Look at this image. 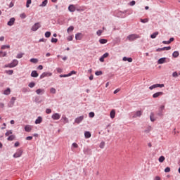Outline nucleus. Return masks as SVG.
Returning a JSON list of instances; mask_svg holds the SVG:
<instances>
[{"mask_svg": "<svg viewBox=\"0 0 180 180\" xmlns=\"http://www.w3.org/2000/svg\"><path fill=\"white\" fill-rule=\"evenodd\" d=\"M136 39H140V36L137 34H131L127 37V40H129V41H134Z\"/></svg>", "mask_w": 180, "mask_h": 180, "instance_id": "f257e3e1", "label": "nucleus"}, {"mask_svg": "<svg viewBox=\"0 0 180 180\" xmlns=\"http://www.w3.org/2000/svg\"><path fill=\"white\" fill-rule=\"evenodd\" d=\"M40 27H41V25H40V22H36L32 25L31 30H32V32H36L38 29H40Z\"/></svg>", "mask_w": 180, "mask_h": 180, "instance_id": "f03ea898", "label": "nucleus"}, {"mask_svg": "<svg viewBox=\"0 0 180 180\" xmlns=\"http://www.w3.org/2000/svg\"><path fill=\"white\" fill-rule=\"evenodd\" d=\"M165 85L164 84H153L152 86H150L149 87V89H150V91H153V89H155V88H164Z\"/></svg>", "mask_w": 180, "mask_h": 180, "instance_id": "7ed1b4c3", "label": "nucleus"}, {"mask_svg": "<svg viewBox=\"0 0 180 180\" xmlns=\"http://www.w3.org/2000/svg\"><path fill=\"white\" fill-rule=\"evenodd\" d=\"M22 154H23V150L18 149L17 152L13 155V157L14 158H19V157H22Z\"/></svg>", "mask_w": 180, "mask_h": 180, "instance_id": "20e7f679", "label": "nucleus"}, {"mask_svg": "<svg viewBox=\"0 0 180 180\" xmlns=\"http://www.w3.org/2000/svg\"><path fill=\"white\" fill-rule=\"evenodd\" d=\"M18 63L19 62L18 61V60L14 59L13 60V63L8 64V67L9 68H13L14 67H16V65H18Z\"/></svg>", "mask_w": 180, "mask_h": 180, "instance_id": "39448f33", "label": "nucleus"}, {"mask_svg": "<svg viewBox=\"0 0 180 180\" xmlns=\"http://www.w3.org/2000/svg\"><path fill=\"white\" fill-rule=\"evenodd\" d=\"M51 75H53V73L49 72H44V73L40 76V79H42V78H44L45 77H51Z\"/></svg>", "mask_w": 180, "mask_h": 180, "instance_id": "423d86ee", "label": "nucleus"}, {"mask_svg": "<svg viewBox=\"0 0 180 180\" xmlns=\"http://www.w3.org/2000/svg\"><path fill=\"white\" fill-rule=\"evenodd\" d=\"M53 120H58L60 117H61V115L58 113H54L51 116Z\"/></svg>", "mask_w": 180, "mask_h": 180, "instance_id": "0eeeda50", "label": "nucleus"}, {"mask_svg": "<svg viewBox=\"0 0 180 180\" xmlns=\"http://www.w3.org/2000/svg\"><path fill=\"white\" fill-rule=\"evenodd\" d=\"M83 120H84V116H80L75 119V123L79 124V123H81V122H82Z\"/></svg>", "mask_w": 180, "mask_h": 180, "instance_id": "6e6552de", "label": "nucleus"}, {"mask_svg": "<svg viewBox=\"0 0 180 180\" xmlns=\"http://www.w3.org/2000/svg\"><path fill=\"white\" fill-rule=\"evenodd\" d=\"M162 95H164V92H162V91H159V92L155 93V94L153 95V98H158V96H162Z\"/></svg>", "mask_w": 180, "mask_h": 180, "instance_id": "1a4fd4ad", "label": "nucleus"}, {"mask_svg": "<svg viewBox=\"0 0 180 180\" xmlns=\"http://www.w3.org/2000/svg\"><path fill=\"white\" fill-rule=\"evenodd\" d=\"M8 26H13L15 25V18H12L7 23Z\"/></svg>", "mask_w": 180, "mask_h": 180, "instance_id": "9d476101", "label": "nucleus"}, {"mask_svg": "<svg viewBox=\"0 0 180 180\" xmlns=\"http://www.w3.org/2000/svg\"><path fill=\"white\" fill-rule=\"evenodd\" d=\"M141 115H143V112H141V110H138L136 111V112L133 115V117H140V116H141Z\"/></svg>", "mask_w": 180, "mask_h": 180, "instance_id": "9b49d317", "label": "nucleus"}, {"mask_svg": "<svg viewBox=\"0 0 180 180\" xmlns=\"http://www.w3.org/2000/svg\"><path fill=\"white\" fill-rule=\"evenodd\" d=\"M31 77L33 78H37V77H39V73H37V71L33 70L31 73Z\"/></svg>", "mask_w": 180, "mask_h": 180, "instance_id": "f8f14e48", "label": "nucleus"}, {"mask_svg": "<svg viewBox=\"0 0 180 180\" xmlns=\"http://www.w3.org/2000/svg\"><path fill=\"white\" fill-rule=\"evenodd\" d=\"M43 122V118L41 117H38L37 119L35 120V124H40Z\"/></svg>", "mask_w": 180, "mask_h": 180, "instance_id": "ddd939ff", "label": "nucleus"}, {"mask_svg": "<svg viewBox=\"0 0 180 180\" xmlns=\"http://www.w3.org/2000/svg\"><path fill=\"white\" fill-rule=\"evenodd\" d=\"M15 101H16V98L12 97L10 101L11 105H9L8 104L9 108H12V106H13V105L15 104Z\"/></svg>", "mask_w": 180, "mask_h": 180, "instance_id": "4468645a", "label": "nucleus"}, {"mask_svg": "<svg viewBox=\"0 0 180 180\" xmlns=\"http://www.w3.org/2000/svg\"><path fill=\"white\" fill-rule=\"evenodd\" d=\"M36 94L37 95H43V94H44V89H37Z\"/></svg>", "mask_w": 180, "mask_h": 180, "instance_id": "2eb2a0df", "label": "nucleus"}, {"mask_svg": "<svg viewBox=\"0 0 180 180\" xmlns=\"http://www.w3.org/2000/svg\"><path fill=\"white\" fill-rule=\"evenodd\" d=\"M115 115H116V110H112L110 113V116L111 119H115Z\"/></svg>", "mask_w": 180, "mask_h": 180, "instance_id": "dca6fc26", "label": "nucleus"}, {"mask_svg": "<svg viewBox=\"0 0 180 180\" xmlns=\"http://www.w3.org/2000/svg\"><path fill=\"white\" fill-rule=\"evenodd\" d=\"M68 11L70 12H75V6L74 5H70L68 7Z\"/></svg>", "mask_w": 180, "mask_h": 180, "instance_id": "f3484780", "label": "nucleus"}, {"mask_svg": "<svg viewBox=\"0 0 180 180\" xmlns=\"http://www.w3.org/2000/svg\"><path fill=\"white\" fill-rule=\"evenodd\" d=\"M76 40H82V33H77L75 35Z\"/></svg>", "mask_w": 180, "mask_h": 180, "instance_id": "a211bd4d", "label": "nucleus"}, {"mask_svg": "<svg viewBox=\"0 0 180 180\" xmlns=\"http://www.w3.org/2000/svg\"><path fill=\"white\" fill-rule=\"evenodd\" d=\"M165 60H167V58H160V59L158 60V64H164V63H165Z\"/></svg>", "mask_w": 180, "mask_h": 180, "instance_id": "6ab92c4d", "label": "nucleus"}, {"mask_svg": "<svg viewBox=\"0 0 180 180\" xmlns=\"http://www.w3.org/2000/svg\"><path fill=\"white\" fill-rule=\"evenodd\" d=\"M25 131H27V132L32 131V126L26 125L25 127Z\"/></svg>", "mask_w": 180, "mask_h": 180, "instance_id": "aec40b11", "label": "nucleus"}, {"mask_svg": "<svg viewBox=\"0 0 180 180\" xmlns=\"http://www.w3.org/2000/svg\"><path fill=\"white\" fill-rule=\"evenodd\" d=\"M15 135H11L10 136H8V138H7V140L8 141H13V140H15Z\"/></svg>", "mask_w": 180, "mask_h": 180, "instance_id": "412c9836", "label": "nucleus"}, {"mask_svg": "<svg viewBox=\"0 0 180 180\" xmlns=\"http://www.w3.org/2000/svg\"><path fill=\"white\" fill-rule=\"evenodd\" d=\"M91 132H89V131H85L84 132V136H85L86 139L91 138Z\"/></svg>", "mask_w": 180, "mask_h": 180, "instance_id": "4be33fe9", "label": "nucleus"}, {"mask_svg": "<svg viewBox=\"0 0 180 180\" xmlns=\"http://www.w3.org/2000/svg\"><path fill=\"white\" fill-rule=\"evenodd\" d=\"M172 56L174 58H176L179 57V52L178 51H176L172 53Z\"/></svg>", "mask_w": 180, "mask_h": 180, "instance_id": "5701e85b", "label": "nucleus"}, {"mask_svg": "<svg viewBox=\"0 0 180 180\" xmlns=\"http://www.w3.org/2000/svg\"><path fill=\"white\" fill-rule=\"evenodd\" d=\"M99 43H101V44H106V43H108V39H101Z\"/></svg>", "mask_w": 180, "mask_h": 180, "instance_id": "b1692460", "label": "nucleus"}, {"mask_svg": "<svg viewBox=\"0 0 180 180\" xmlns=\"http://www.w3.org/2000/svg\"><path fill=\"white\" fill-rule=\"evenodd\" d=\"M30 63H33V64H37V63H39V60L37 58H31Z\"/></svg>", "mask_w": 180, "mask_h": 180, "instance_id": "393cba45", "label": "nucleus"}, {"mask_svg": "<svg viewBox=\"0 0 180 180\" xmlns=\"http://www.w3.org/2000/svg\"><path fill=\"white\" fill-rule=\"evenodd\" d=\"M4 95H9L11 94V89L8 88L7 89H6L4 92Z\"/></svg>", "mask_w": 180, "mask_h": 180, "instance_id": "a878e982", "label": "nucleus"}, {"mask_svg": "<svg viewBox=\"0 0 180 180\" xmlns=\"http://www.w3.org/2000/svg\"><path fill=\"white\" fill-rule=\"evenodd\" d=\"M158 36V32H154L150 35L151 39H155Z\"/></svg>", "mask_w": 180, "mask_h": 180, "instance_id": "bb28decb", "label": "nucleus"}, {"mask_svg": "<svg viewBox=\"0 0 180 180\" xmlns=\"http://www.w3.org/2000/svg\"><path fill=\"white\" fill-rule=\"evenodd\" d=\"M150 119L152 122H155V119L154 118V112L150 113Z\"/></svg>", "mask_w": 180, "mask_h": 180, "instance_id": "cd10ccee", "label": "nucleus"}, {"mask_svg": "<svg viewBox=\"0 0 180 180\" xmlns=\"http://www.w3.org/2000/svg\"><path fill=\"white\" fill-rule=\"evenodd\" d=\"M140 20H141V23H147V22H148L149 20H148V18H145V19L141 18Z\"/></svg>", "mask_w": 180, "mask_h": 180, "instance_id": "c85d7f7f", "label": "nucleus"}, {"mask_svg": "<svg viewBox=\"0 0 180 180\" xmlns=\"http://www.w3.org/2000/svg\"><path fill=\"white\" fill-rule=\"evenodd\" d=\"M159 162H162L163 161H165V157L160 156L158 159Z\"/></svg>", "mask_w": 180, "mask_h": 180, "instance_id": "c756f323", "label": "nucleus"}, {"mask_svg": "<svg viewBox=\"0 0 180 180\" xmlns=\"http://www.w3.org/2000/svg\"><path fill=\"white\" fill-rule=\"evenodd\" d=\"M74 30V26H70L68 28L67 32L70 33V32H72Z\"/></svg>", "mask_w": 180, "mask_h": 180, "instance_id": "7c9ffc66", "label": "nucleus"}, {"mask_svg": "<svg viewBox=\"0 0 180 180\" xmlns=\"http://www.w3.org/2000/svg\"><path fill=\"white\" fill-rule=\"evenodd\" d=\"M12 130H9V131H7L6 133L5 134V136L6 137H8V136H11V134H12Z\"/></svg>", "mask_w": 180, "mask_h": 180, "instance_id": "2f4dec72", "label": "nucleus"}, {"mask_svg": "<svg viewBox=\"0 0 180 180\" xmlns=\"http://www.w3.org/2000/svg\"><path fill=\"white\" fill-rule=\"evenodd\" d=\"M5 49H11V46H9V45H3L1 46V50H5Z\"/></svg>", "mask_w": 180, "mask_h": 180, "instance_id": "473e14b6", "label": "nucleus"}, {"mask_svg": "<svg viewBox=\"0 0 180 180\" xmlns=\"http://www.w3.org/2000/svg\"><path fill=\"white\" fill-rule=\"evenodd\" d=\"M36 85V84L34 82H30L29 84H28V86L30 88H34V86Z\"/></svg>", "mask_w": 180, "mask_h": 180, "instance_id": "72a5a7b5", "label": "nucleus"}, {"mask_svg": "<svg viewBox=\"0 0 180 180\" xmlns=\"http://www.w3.org/2000/svg\"><path fill=\"white\" fill-rule=\"evenodd\" d=\"M47 0H44L41 4H40V6L44 7L46 5H47Z\"/></svg>", "mask_w": 180, "mask_h": 180, "instance_id": "f704fd0d", "label": "nucleus"}, {"mask_svg": "<svg viewBox=\"0 0 180 180\" xmlns=\"http://www.w3.org/2000/svg\"><path fill=\"white\" fill-rule=\"evenodd\" d=\"M62 119L64 120L65 123H68V118L65 115H63Z\"/></svg>", "mask_w": 180, "mask_h": 180, "instance_id": "c9c22d12", "label": "nucleus"}, {"mask_svg": "<svg viewBox=\"0 0 180 180\" xmlns=\"http://www.w3.org/2000/svg\"><path fill=\"white\" fill-rule=\"evenodd\" d=\"M51 36V32H46L45 33V37L49 38V37H50Z\"/></svg>", "mask_w": 180, "mask_h": 180, "instance_id": "e433bc0d", "label": "nucleus"}, {"mask_svg": "<svg viewBox=\"0 0 180 180\" xmlns=\"http://www.w3.org/2000/svg\"><path fill=\"white\" fill-rule=\"evenodd\" d=\"M6 74H8V75H12V74H13V70H6Z\"/></svg>", "mask_w": 180, "mask_h": 180, "instance_id": "4c0bfd02", "label": "nucleus"}, {"mask_svg": "<svg viewBox=\"0 0 180 180\" xmlns=\"http://www.w3.org/2000/svg\"><path fill=\"white\" fill-rule=\"evenodd\" d=\"M20 18H21V19H25L26 18V14L25 13H22L20 15Z\"/></svg>", "mask_w": 180, "mask_h": 180, "instance_id": "58836bf2", "label": "nucleus"}, {"mask_svg": "<svg viewBox=\"0 0 180 180\" xmlns=\"http://www.w3.org/2000/svg\"><path fill=\"white\" fill-rule=\"evenodd\" d=\"M30 4H32V0H27V1L26 7H27V8H30Z\"/></svg>", "mask_w": 180, "mask_h": 180, "instance_id": "ea45409f", "label": "nucleus"}, {"mask_svg": "<svg viewBox=\"0 0 180 180\" xmlns=\"http://www.w3.org/2000/svg\"><path fill=\"white\" fill-rule=\"evenodd\" d=\"M102 33H103V31L99 30L96 32V34L97 36H101L102 34Z\"/></svg>", "mask_w": 180, "mask_h": 180, "instance_id": "a19ab883", "label": "nucleus"}, {"mask_svg": "<svg viewBox=\"0 0 180 180\" xmlns=\"http://www.w3.org/2000/svg\"><path fill=\"white\" fill-rule=\"evenodd\" d=\"M50 92H51V94H56V89H54V88H51V89H50Z\"/></svg>", "mask_w": 180, "mask_h": 180, "instance_id": "79ce46f5", "label": "nucleus"}, {"mask_svg": "<svg viewBox=\"0 0 180 180\" xmlns=\"http://www.w3.org/2000/svg\"><path fill=\"white\" fill-rule=\"evenodd\" d=\"M105 148V142L104 141H102L101 143H100V148Z\"/></svg>", "mask_w": 180, "mask_h": 180, "instance_id": "37998d69", "label": "nucleus"}, {"mask_svg": "<svg viewBox=\"0 0 180 180\" xmlns=\"http://www.w3.org/2000/svg\"><path fill=\"white\" fill-rule=\"evenodd\" d=\"M89 117H95V112H91L89 114Z\"/></svg>", "mask_w": 180, "mask_h": 180, "instance_id": "c03bdc74", "label": "nucleus"}, {"mask_svg": "<svg viewBox=\"0 0 180 180\" xmlns=\"http://www.w3.org/2000/svg\"><path fill=\"white\" fill-rule=\"evenodd\" d=\"M51 41V43H57V41H58V39H57L56 38H52Z\"/></svg>", "mask_w": 180, "mask_h": 180, "instance_id": "a18cd8bd", "label": "nucleus"}, {"mask_svg": "<svg viewBox=\"0 0 180 180\" xmlns=\"http://www.w3.org/2000/svg\"><path fill=\"white\" fill-rule=\"evenodd\" d=\"M21 91L22 92H23V94H26V92H29V90L27 88H22Z\"/></svg>", "mask_w": 180, "mask_h": 180, "instance_id": "49530a36", "label": "nucleus"}, {"mask_svg": "<svg viewBox=\"0 0 180 180\" xmlns=\"http://www.w3.org/2000/svg\"><path fill=\"white\" fill-rule=\"evenodd\" d=\"M95 74L96 75L99 76V75H102L103 72L102 71H96Z\"/></svg>", "mask_w": 180, "mask_h": 180, "instance_id": "de8ad7c7", "label": "nucleus"}, {"mask_svg": "<svg viewBox=\"0 0 180 180\" xmlns=\"http://www.w3.org/2000/svg\"><path fill=\"white\" fill-rule=\"evenodd\" d=\"M171 172V168L169 167H167L165 169V172Z\"/></svg>", "mask_w": 180, "mask_h": 180, "instance_id": "09e8293b", "label": "nucleus"}, {"mask_svg": "<svg viewBox=\"0 0 180 180\" xmlns=\"http://www.w3.org/2000/svg\"><path fill=\"white\" fill-rule=\"evenodd\" d=\"M165 51V48L163 47V48H158L156 51Z\"/></svg>", "mask_w": 180, "mask_h": 180, "instance_id": "8fccbe9b", "label": "nucleus"}, {"mask_svg": "<svg viewBox=\"0 0 180 180\" xmlns=\"http://www.w3.org/2000/svg\"><path fill=\"white\" fill-rule=\"evenodd\" d=\"M23 57V53H18L16 56L17 58H22Z\"/></svg>", "mask_w": 180, "mask_h": 180, "instance_id": "3c124183", "label": "nucleus"}, {"mask_svg": "<svg viewBox=\"0 0 180 180\" xmlns=\"http://www.w3.org/2000/svg\"><path fill=\"white\" fill-rule=\"evenodd\" d=\"M46 113H47L48 115H50V113H51V109L47 108L46 110Z\"/></svg>", "mask_w": 180, "mask_h": 180, "instance_id": "603ef678", "label": "nucleus"}, {"mask_svg": "<svg viewBox=\"0 0 180 180\" xmlns=\"http://www.w3.org/2000/svg\"><path fill=\"white\" fill-rule=\"evenodd\" d=\"M66 77H70V75H60V78H66Z\"/></svg>", "mask_w": 180, "mask_h": 180, "instance_id": "864d4df0", "label": "nucleus"}, {"mask_svg": "<svg viewBox=\"0 0 180 180\" xmlns=\"http://www.w3.org/2000/svg\"><path fill=\"white\" fill-rule=\"evenodd\" d=\"M104 58H107V57H109V53H105L102 56Z\"/></svg>", "mask_w": 180, "mask_h": 180, "instance_id": "5fc2aeb1", "label": "nucleus"}, {"mask_svg": "<svg viewBox=\"0 0 180 180\" xmlns=\"http://www.w3.org/2000/svg\"><path fill=\"white\" fill-rule=\"evenodd\" d=\"M72 74H77V72H75L74 70L71 71L70 73H68L69 77H71V75H72Z\"/></svg>", "mask_w": 180, "mask_h": 180, "instance_id": "6e6d98bb", "label": "nucleus"}, {"mask_svg": "<svg viewBox=\"0 0 180 180\" xmlns=\"http://www.w3.org/2000/svg\"><path fill=\"white\" fill-rule=\"evenodd\" d=\"M129 5L131 6H134V5H136V1H132L129 3Z\"/></svg>", "mask_w": 180, "mask_h": 180, "instance_id": "4d7b16f0", "label": "nucleus"}, {"mask_svg": "<svg viewBox=\"0 0 180 180\" xmlns=\"http://www.w3.org/2000/svg\"><path fill=\"white\" fill-rule=\"evenodd\" d=\"M72 147H74L75 148H78V144H77V143H73Z\"/></svg>", "mask_w": 180, "mask_h": 180, "instance_id": "13d9d810", "label": "nucleus"}, {"mask_svg": "<svg viewBox=\"0 0 180 180\" xmlns=\"http://www.w3.org/2000/svg\"><path fill=\"white\" fill-rule=\"evenodd\" d=\"M99 60L101 61V63H103V61H105V58H103V56H101Z\"/></svg>", "mask_w": 180, "mask_h": 180, "instance_id": "bf43d9fd", "label": "nucleus"}, {"mask_svg": "<svg viewBox=\"0 0 180 180\" xmlns=\"http://www.w3.org/2000/svg\"><path fill=\"white\" fill-rule=\"evenodd\" d=\"M172 75H173V77H178V73L176 72H174Z\"/></svg>", "mask_w": 180, "mask_h": 180, "instance_id": "052dcab7", "label": "nucleus"}, {"mask_svg": "<svg viewBox=\"0 0 180 180\" xmlns=\"http://www.w3.org/2000/svg\"><path fill=\"white\" fill-rule=\"evenodd\" d=\"M118 92H120V89H117L116 90L114 91V94H116Z\"/></svg>", "mask_w": 180, "mask_h": 180, "instance_id": "680f3d73", "label": "nucleus"}, {"mask_svg": "<svg viewBox=\"0 0 180 180\" xmlns=\"http://www.w3.org/2000/svg\"><path fill=\"white\" fill-rule=\"evenodd\" d=\"M68 41H72V36H69V37H68Z\"/></svg>", "mask_w": 180, "mask_h": 180, "instance_id": "e2e57ef3", "label": "nucleus"}, {"mask_svg": "<svg viewBox=\"0 0 180 180\" xmlns=\"http://www.w3.org/2000/svg\"><path fill=\"white\" fill-rule=\"evenodd\" d=\"M162 43L163 44H170L169 41H163Z\"/></svg>", "mask_w": 180, "mask_h": 180, "instance_id": "0e129e2a", "label": "nucleus"}, {"mask_svg": "<svg viewBox=\"0 0 180 180\" xmlns=\"http://www.w3.org/2000/svg\"><path fill=\"white\" fill-rule=\"evenodd\" d=\"M154 180H161V178H160V176H156L154 179Z\"/></svg>", "mask_w": 180, "mask_h": 180, "instance_id": "69168bd1", "label": "nucleus"}, {"mask_svg": "<svg viewBox=\"0 0 180 180\" xmlns=\"http://www.w3.org/2000/svg\"><path fill=\"white\" fill-rule=\"evenodd\" d=\"M33 139V136H27L26 137V140H32Z\"/></svg>", "mask_w": 180, "mask_h": 180, "instance_id": "338daca9", "label": "nucleus"}, {"mask_svg": "<svg viewBox=\"0 0 180 180\" xmlns=\"http://www.w3.org/2000/svg\"><path fill=\"white\" fill-rule=\"evenodd\" d=\"M19 142H15V144H14V146L15 147H19Z\"/></svg>", "mask_w": 180, "mask_h": 180, "instance_id": "774afa93", "label": "nucleus"}]
</instances>
